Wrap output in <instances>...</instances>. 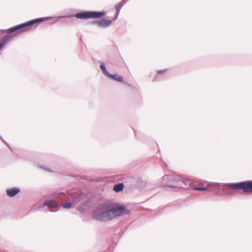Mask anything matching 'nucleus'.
Listing matches in <instances>:
<instances>
[{"mask_svg":"<svg viewBox=\"0 0 252 252\" xmlns=\"http://www.w3.org/2000/svg\"><path fill=\"white\" fill-rule=\"evenodd\" d=\"M130 213V211L126 209L125 205L114 207L111 201H107L95 207L92 213V218L98 221L106 222Z\"/></svg>","mask_w":252,"mask_h":252,"instance_id":"obj_1","label":"nucleus"},{"mask_svg":"<svg viewBox=\"0 0 252 252\" xmlns=\"http://www.w3.org/2000/svg\"><path fill=\"white\" fill-rule=\"evenodd\" d=\"M163 179L164 180H168L169 183L164 185V187H168L172 188H187L189 183L188 180L180 175H165Z\"/></svg>","mask_w":252,"mask_h":252,"instance_id":"obj_2","label":"nucleus"},{"mask_svg":"<svg viewBox=\"0 0 252 252\" xmlns=\"http://www.w3.org/2000/svg\"><path fill=\"white\" fill-rule=\"evenodd\" d=\"M51 18L52 17H48L33 19L29 22L12 27L7 30V32L8 33H11L15 32H17L18 33L22 32L24 31L28 30V29L30 26L36 23H40L48 20Z\"/></svg>","mask_w":252,"mask_h":252,"instance_id":"obj_3","label":"nucleus"},{"mask_svg":"<svg viewBox=\"0 0 252 252\" xmlns=\"http://www.w3.org/2000/svg\"><path fill=\"white\" fill-rule=\"evenodd\" d=\"M226 186L235 189H242L244 192H252V180L238 183H228Z\"/></svg>","mask_w":252,"mask_h":252,"instance_id":"obj_4","label":"nucleus"},{"mask_svg":"<svg viewBox=\"0 0 252 252\" xmlns=\"http://www.w3.org/2000/svg\"><path fill=\"white\" fill-rule=\"evenodd\" d=\"M105 12L86 11L76 13L74 17L80 19L99 18L105 15Z\"/></svg>","mask_w":252,"mask_h":252,"instance_id":"obj_5","label":"nucleus"},{"mask_svg":"<svg viewBox=\"0 0 252 252\" xmlns=\"http://www.w3.org/2000/svg\"><path fill=\"white\" fill-rule=\"evenodd\" d=\"M43 206H48L50 208L51 212H57L60 208L59 203L55 200H48L43 204Z\"/></svg>","mask_w":252,"mask_h":252,"instance_id":"obj_6","label":"nucleus"},{"mask_svg":"<svg viewBox=\"0 0 252 252\" xmlns=\"http://www.w3.org/2000/svg\"><path fill=\"white\" fill-rule=\"evenodd\" d=\"M112 24V21L107 19H101L97 20L93 23V24H97L100 28H105L110 26Z\"/></svg>","mask_w":252,"mask_h":252,"instance_id":"obj_7","label":"nucleus"},{"mask_svg":"<svg viewBox=\"0 0 252 252\" xmlns=\"http://www.w3.org/2000/svg\"><path fill=\"white\" fill-rule=\"evenodd\" d=\"M20 191V189L16 187H14L12 189H6V193L7 195L11 197L15 196Z\"/></svg>","mask_w":252,"mask_h":252,"instance_id":"obj_8","label":"nucleus"},{"mask_svg":"<svg viewBox=\"0 0 252 252\" xmlns=\"http://www.w3.org/2000/svg\"><path fill=\"white\" fill-rule=\"evenodd\" d=\"M108 77H110L113 80L117 81L119 82H123L124 80L123 76H120L117 74H111L110 73L109 75L108 76Z\"/></svg>","mask_w":252,"mask_h":252,"instance_id":"obj_9","label":"nucleus"},{"mask_svg":"<svg viewBox=\"0 0 252 252\" xmlns=\"http://www.w3.org/2000/svg\"><path fill=\"white\" fill-rule=\"evenodd\" d=\"M124 188V185L123 183H119L115 185L114 186L113 189L116 192H119L122 191Z\"/></svg>","mask_w":252,"mask_h":252,"instance_id":"obj_10","label":"nucleus"},{"mask_svg":"<svg viewBox=\"0 0 252 252\" xmlns=\"http://www.w3.org/2000/svg\"><path fill=\"white\" fill-rule=\"evenodd\" d=\"M100 68L101 69L103 74L108 77L110 73L106 69L105 64L103 62H101L100 63Z\"/></svg>","mask_w":252,"mask_h":252,"instance_id":"obj_11","label":"nucleus"},{"mask_svg":"<svg viewBox=\"0 0 252 252\" xmlns=\"http://www.w3.org/2000/svg\"><path fill=\"white\" fill-rule=\"evenodd\" d=\"M126 3V0H123L122 1H120L119 3L116 4L115 8L118 13H120L121 8Z\"/></svg>","mask_w":252,"mask_h":252,"instance_id":"obj_12","label":"nucleus"},{"mask_svg":"<svg viewBox=\"0 0 252 252\" xmlns=\"http://www.w3.org/2000/svg\"><path fill=\"white\" fill-rule=\"evenodd\" d=\"M12 38V36L10 35H5L3 36L1 40V42L3 43L4 45H5L6 43H7L8 41H9Z\"/></svg>","mask_w":252,"mask_h":252,"instance_id":"obj_13","label":"nucleus"},{"mask_svg":"<svg viewBox=\"0 0 252 252\" xmlns=\"http://www.w3.org/2000/svg\"><path fill=\"white\" fill-rule=\"evenodd\" d=\"M57 199L61 202H63L66 200V195L63 193H60L57 197Z\"/></svg>","mask_w":252,"mask_h":252,"instance_id":"obj_14","label":"nucleus"},{"mask_svg":"<svg viewBox=\"0 0 252 252\" xmlns=\"http://www.w3.org/2000/svg\"><path fill=\"white\" fill-rule=\"evenodd\" d=\"M166 70V69L159 70L157 71V75L155 76V80H157V81L159 80V75L161 74L164 73Z\"/></svg>","mask_w":252,"mask_h":252,"instance_id":"obj_15","label":"nucleus"},{"mask_svg":"<svg viewBox=\"0 0 252 252\" xmlns=\"http://www.w3.org/2000/svg\"><path fill=\"white\" fill-rule=\"evenodd\" d=\"M62 207L63 208H67V209H69L70 208L71 206H72V203H70V202H69V203H64V204H62Z\"/></svg>","mask_w":252,"mask_h":252,"instance_id":"obj_16","label":"nucleus"},{"mask_svg":"<svg viewBox=\"0 0 252 252\" xmlns=\"http://www.w3.org/2000/svg\"><path fill=\"white\" fill-rule=\"evenodd\" d=\"M193 189L199 191L207 190L208 189L206 187H195Z\"/></svg>","mask_w":252,"mask_h":252,"instance_id":"obj_17","label":"nucleus"},{"mask_svg":"<svg viewBox=\"0 0 252 252\" xmlns=\"http://www.w3.org/2000/svg\"><path fill=\"white\" fill-rule=\"evenodd\" d=\"M4 44L3 43H2V42H0V49H1V48H2V47L4 46Z\"/></svg>","mask_w":252,"mask_h":252,"instance_id":"obj_18","label":"nucleus"},{"mask_svg":"<svg viewBox=\"0 0 252 252\" xmlns=\"http://www.w3.org/2000/svg\"><path fill=\"white\" fill-rule=\"evenodd\" d=\"M119 13H118L117 11H116V19H117L118 18Z\"/></svg>","mask_w":252,"mask_h":252,"instance_id":"obj_19","label":"nucleus"},{"mask_svg":"<svg viewBox=\"0 0 252 252\" xmlns=\"http://www.w3.org/2000/svg\"><path fill=\"white\" fill-rule=\"evenodd\" d=\"M43 169H44V170H48L47 168H43Z\"/></svg>","mask_w":252,"mask_h":252,"instance_id":"obj_20","label":"nucleus"},{"mask_svg":"<svg viewBox=\"0 0 252 252\" xmlns=\"http://www.w3.org/2000/svg\"><path fill=\"white\" fill-rule=\"evenodd\" d=\"M213 185H218V184H217V183H213Z\"/></svg>","mask_w":252,"mask_h":252,"instance_id":"obj_21","label":"nucleus"},{"mask_svg":"<svg viewBox=\"0 0 252 252\" xmlns=\"http://www.w3.org/2000/svg\"><path fill=\"white\" fill-rule=\"evenodd\" d=\"M0 138L1 139H2V137L1 136H0Z\"/></svg>","mask_w":252,"mask_h":252,"instance_id":"obj_22","label":"nucleus"},{"mask_svg":"<svg viewBox=\"0 0 252 252\" xmlns=\"http://www.w3.org/2000/svg\"><path fill=\"white\" fill-rule=\"evenodd\" d=\"M0 138L1 139H2V137L1 136H0Z\"/></svg>","mask_w":252,"mask_h":252,"instance_id":"obj_23","label":"nucleus"},{"mask_svg":"<svg viewBox=\"0 0 252 252\" xmlns=\"http://www.w3.org/2000/svg\"><path fill=\"white\" fill-rule=\"evenodd\" d=\"M0 138L1 139H2V137L1 136H0Z\"/></svg>","mask_w":252,"mask_h":252,"instance_id":"obj_24","label":"nucleus"},{"mask_svg":"<svg viewBox=\"0 0 252 252\" xmlns=\"http://www.w3.org/2000/svg\"><path fill=\"white\" fill-rule=\"evenodd\" d=\"M128 0H126V1H127Z\"/></svg>","mask_w":252,"mask_h":252,"instance_id":"obj_25","label":"nucleus"}]
</instances>
